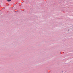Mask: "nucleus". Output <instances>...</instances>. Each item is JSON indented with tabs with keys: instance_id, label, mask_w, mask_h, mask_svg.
Here are the masks:
<instances>
[{
	"instance_id": "nucleus-1",
	"label": "nucleus",
	"mask_w": 73,
	"mask_h": 73,
	"mask_svg": "<svg viewBox=\"0 0 73 73\" xmlns=\"http://www.w3.org/2000/svg\"><path fill=\"white\" fill-rule=\"evenodd\" d=\"M7 1L8 2H9V1H11V0H7Z\"/></svg>"
}]
</instances>
